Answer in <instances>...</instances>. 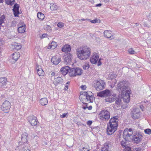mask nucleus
<instances>
[{
  "instance_id": "nucleus-54",
  "label": "nucleus",
  "mask_w": 151,
  "mask_h": 151,
  "mask_svg": "<svg viewBox=\"0 0 151 151\" xmlns=\"http://www.w3.org/2000/svg\"><path fill=\"white\" fill-rule=\"evenodd\" d=\"M81 88L82 90H85L86 88V85H82L81 86Z\"/></svg>"
},
{
  "instance_id": "nucleus-57",
  "label": "nucleus",
  "mask_w": 151,
  "mask_h": 151,
  "mask_svg": "<svg viewBox=\"0 0 151 151\" xmlns=\"http://www.w3.org/2000/svg\"><path fill=\"white\" fill-rule=\"evenodd\" d=\"M82 149V151H88L89 150L88 149L86 148H85V147H83Z\"/></svg>"
},
{
  "instance_id": "nucleus-27",
  "label": "nucleus",
  "mask_w": 151,
  "mask_h": 151,
  "mask_svg": "<svg viewBox=\"0 0 151 151\" xmlns=\"http://www.w3.org/2000/svg\"><path fill=\"white\" fill-rule=\"evenodd\" d=\"M36 69L37 70V73L39 76H43L44 75V72L39 65H37Z\"/></svg>"
},
{
  "instance_id": "nucleus-42",
  "label": "nucleus",
  "mask_w": 151,
  "mask_h": 151,
  "mask_svg": "<svg viewBox=\"0 0 151 151\" xmlns=\"http://www.w3.org/2000/svg\"><path fill=\"white\" fill-rule=\"evenodd\" d=\"M14 15L15 17L19 16V10H13Z\"/></svg>"
},
{
  "instance_id": "nucleus-36",
  "label": "nucleus",
  "mask_w": 151,
  "mask_h": 151,
  "mask_svg": "<svg viewBox=\"0 0 151 151\" xmlns=\"http://www.w3.org/2000/svg\"><path fill=\"white\" fill-rule=\"evenodd\" d=\"M37 17L40 19L42 20L44 18V15L41 12H39L37 14Z\"/></svg>"
},
{
  "instance_id": "nucleus-23",
  "label": "nucleus",
  "mask_w": 151,
  "mask_h": 151,
  "mask_svg": "<svg viewBox=\"0 0 151 151\" xmlns=\"http://www.w3.org/2000/svg\"><path fill=\"white\" fill-rule=\"evenodd\" d=\"M51 62L54 64L57 65L60 61V58L57 56L53 57L51 60Z\"/></svg>"
},
{
  "instance_id": "nucleus-49",
  "label": "nucleus",
  "mask_w": 151,
  "mask_h": 151,
  "mask_svg": "<svg viewBox=\"0 0 151 151\" xmlns=\"http://www.w3.org/2000/svg\"><path fill=\"white\" fill-rule=\"evenodd\" d=\"M100 21L99 20L97 19H96L93 20H90V22L93 23H95L99 22V21Z\"/></svg>"
},
{
  "instance_id": "nucleus-19",
  "label": "nucleus",
  "mask_w": 151,
  "mask_h": 151,
  "mask_svg": "<svg viewBox=\"0 0 151 151\" xmlns=\"http://www.w3.org/2000/svg\"><path fill=\"white\" fill-rule=\"evenodd\" d=\"M84 92L85 93L84 94H86L89 98L90 101L91 102H93L95 99L93 96V93L90 91L88 92L85 91Z\"/></svg>"
},
{
  "instance_id": "nucleus-1",
  "label": "nucleus",
  "mask_w": 151,
  "mask_h": 151,
  "mask_svg": "<svg viewBox=\"0 0 151 151\" xmlns=\"http://www.w3.org/2000/svg\"><path fill=\"white\" fill-rule=\"evenodd\" d=\"M76 54L80 59L86 60L90 57L91 54L90 48L85 46L78 47L76 50Z\"/></svg>"
},
{
  "instance_id": "nucleus-14",
  "label": "nucleus",
  "mask_w": 151,
  "mask_h": 151,
  "mask_svg": "<svg viewBox=\"0 0 151 151\" xmlns=\"http://www.w3.org/2000/svg\"><path fill=\"white\" fill-rule=\"evenodd\" d=\"M28 120L32 126H35L37 125L38 121L36 118L33 116H29L28 117Z\"/></svg>"
},
{
  "instance_id": "nucleus-5",
  "label": "nucleus",
  "mask_w": 151,
  "mask_h": 151,
  "mask_svg": "<svg viewBox=\"0 0 151 151\" xmlns=\"http://www.w3.org/2000/svg\"><path fill=\"white\" fill-rule=\"evenodd\" d=\"M99 115L100 119L103 121H106L109 120L110 117L109 112L106 109L101 111Z\"/></svg>"
},
{
  "instance_id": "nucleus-35",
  "label": "nucleus",
  "mask_w": 151,
  "mask_h": 151,
  "mask_svg": "<svg viewBox=\"0 0 151 151\" xmlns=\"http://www.w3.org/2000/svg\"><path fill=\"white\" fill-rule=\"evenodd\" d=\"M5 2L6 4L7 5H10L12 6L14 4L15 1V0H5Z\"/></svg>"
},
{
  "instance_id": "nucleus-59",
  "label": "nucleus",
  "mask_w": 151,
  "mask_h": 151,
  "mask_svg": "<svg viewBox=\"0 0 151 151\" xmlns=\"http://www.w3.org/2000/svg\"><path fill=\"white\" fill-rule=\"evenodd\" d=\"M101 64V63L100 61V59L99 61H98V66H100Z\"/></svg>"
},
{
  "instance_id": "nucleus-9",
  "label": "nucleus",
  "mask_w": 151,
  "mask_h": 151,
  "mask_svg": "<svg viewBox=\"0 0 151 151\" xmlns=\"http://www.w3.org/2000/svg\"><path fill=\"white\" fill-rule=\"evenodd\" d=\"M10 107V103L7 101H4L1 106V110L5 112H8L9 111Z\"/></svg>"
},
{
  "instance_id": "nucleus-39",
  "label": "nucleus",
  "mask_w": 151,
  "mask_h": 151,
  "mask_svg": "<svg viewBox=\"0 0 151 151\" xmlns=\"http://www.w3.org/2000/svg\"><path fill=\"white\" fill-rule=\"evenodd\" d=\"M14 47L17 50L20 49L21 48V46L19 45L18 43H16L14 45Z\"/></svg>"
},
{
  "instance_id": "nucleus-48",
  "label": "nucleus",
  "mask_w": 151,
  "mask_h": 151,
  "mask_svg": "<svg viewBox=\"0 0 151 151\" xmlns=\"http://www.w3.org/2000/svg\"><path fill=\"white\" fill-rule=\"evenodd\" d=\"M70 84V82L68 81L66 83L65 85V87L64 88V90H67L68 88V87Z\"/></svg>"
},
{
  "instance_id": "nucleus-43",
  "label": "nucleus",
  "mask_w": 151,
  "mask_h": 151,
  "mask_svg": "<svg viewBox=\"0 0 151 151\" xmlns=\"http://www.w3.org/2000/svg\"><path fill=\"white\" fill-rule=\"evenodd\" d=\"M129 53L131 54H134L135 53V52L132 48H130L128 50Z\"/></svg>"
},
{
  "instance_id": "nucleus-41",
  "label": "nucleus",
  "mask_w": 151,
  "mask_h": 151,
  "mask_svg": "<svg viewBox=\"0 0 151 151\" xmlns=\"http://www.w3.org/2000/svg\"><path fill=\"white\" fill-rule=\"evenodd\" d=\"M90 61L92 64H95L98 61L96 60V59H94L91 57L90 59Z\"/></svg>"
},
{
  "instance_id": "nucleus-7",
  "label": "nucleus",
  "mask_w": 151,
  "mask_h": 151,
  "mask_svg": "<svg viewBox=\"0 0 151 151\" xmlns=\"http://www.w3.org/2000/svg\"><path fill=\"white\" fill-rule=\"evenodd\" d=\"M143 136L142 134L141 133H137L136 134L133 136V138L132 141L136 144H139L141 142Z\"/></svg>"
},
{
  "instance_id": "nucleus-29",
  "label": "nucleus",
  "mask_w": 151,
  "mask_h": 151,
  "mask_svg": "<svg viewBox=\"0 0 151 151\" xmlns=\"http://www.w3.org/2000/svg\"><path fill=\"white\" fill-rule=\"evenodd\" d=\"M71 50V48L70 46L68 45H65L62 49V51L64 52H70Z\"/></svg>"
},
{
  "instance_id": "nucleus-16",
  "label": "nucleus",
  "mask_w": 151,
  "mask_h": 151,
  "mask_svg": "<svg viewBox=\"0 0 151 151\" xmlns=\"http://www.w3.org/2000/svg\"><path fill=\"white\" fill-rule=\"evenodd\" d=\"M112 94L110 95L109 96L105 99V101L106 102H109V103H111L115 100V97L116 96V95L115 94H114L112 95Z\"/></svg>"
},
{
  "instance_id": "nucleus-2",
  "label": "nucleus",
  "mask_w": 151,
  "mask_h": 151,
  "mask_svg": "<svg viewBox=\"0 0 151 151\" xmlns=\"http://www.w3.org/2000/svg\"><path fill=\"white\" fill-rule=\"evenodd\" d=\"M117 90L120 93H124L127 90H130L128 86V83L126 81L120 82L117 84Z\"/></svg>"
},
{
  "instance_id": "nucleus-46",
  "label": "nucleus",
  "mask_w": 151,
  "mask_h": 151,
  "mask_svg": "<svg viewBox=\"0 0 151 151\" xmlns=\"http://www.w3.org/2000/svg\"><path fill=\"white\" fill-rule=\"evenodd\" d=\"M116 75L115 73H113L111 75V76L110 77V78L111 79H113L116 76Z\"/></svg>"
},
{
  "instance_id": "nucleus-8",
  "label": "nucleus",
  "mask_w": 151,
  "mask_h": 151,
  "mask_svg": "<svg viewBox=\"0 0 151 151\" xmlns=\"http://www.w3.org/2000/svg\"><path fill=\"white\" fill-rule=\"evenodd\" d=\"M131 116L134 119L139 118L140 116V110L138 108L133 109L131 111Z\"/></svg>"
},
{
  "instance_id": "nucleus-45",
  "label": "nucleus",
  "mask_w": 151,
  "mask_h": 151,
  "mask_svg": "<svg viewBox=\"0 0 151 151\" xmlns=\"http://www.w3.org/2000/svg\"><path fill=\"white\" fill-rule=\"evenodd\" d=\"M95 59H96V60L98 61L99 59V57L98 55L96 53L94 54L92 57Z\"/></svg>"
},
{
  "instance_id": "nucleus-3",
  "label": "nucleus",
  "mask_w": 151,
  "mask_h": 151,
  "mask_svg": "<svg viewBox=\"0 0 151 151\" xmlns=\"http://www.w3.org/2000/svg\"><path fill=\"white\" fill-rule=\"evenodd\" d=\"M133 132L132 129H124L123 134V137L124 139L127 141H132L133 138Z\"/></svg>"
},
{
  "instance_id": "nucleus-62",
  "label": "nucleus",
  "mask_w": 151,
  "mask_h": 151,
  "mask_svg": "<svg viewBox=\"0 0 151 151\" xmlns=\"http://www.w3.org/2000/svg\"><path fill=\"white\" fill-rule=\"evenodd\" d=\"M87 108L88 110H91L92 109V107L91 106H90L88 107Z\"/></svg>"
},
{
  "instance_id": "nucleus-64",
  "label": "nucleus",
  "mask_w": 151,
  "mask_h": 151,
  "mask_svg": "<svg viewBox=\"0 0 151 151\" xmlns=\"http://www.w3.org/2000/svg\"><path fill=\"white\" fill-rule=\"evenodd\" d=\"M89 2H91L92 3H93L94 2V1L93 0H88Z\"/></svg>"
},
{
  "instance_id": "nucleus-33",
  "label": "nucleus",
  "mask_w": 151,
  "mask_h": 151,
  "mask_svg": "<svg viewBox=\"0 0 151 151\" xmlns=\"http://www.w3.org/2000/svg\"><path fill=\"white\" fill-rule=\"evenodd\" d=\"M12 59L17 61L20 57V54L19 52H15L12 55Z\"/></svg>"
},
{
  "instance_id": "nucleus-13",
  "label": "nucleus",
  "mask_w": 151,
  "mask_h": 151,
  "mask_svg": "<svg viewBox=\"0 0 151 151\" xmlns=\"http://www.w3.org/2000/svg\"><path fill=\"white\" fill-rule=\"evenodd\" d=\"M84 93H85L83 92L82 94H80V95L79 97L80 100L83 104H84V103H86V102H91L90 101L89 98L86 94H85Z\"/></svg>"
},
{
  "instance_id": "nucleus-32",
  "label": "nucleus",
  "mask_w": 151,
  "mask_h": 151,
  "mask_svg": "<svg viewBox=\"0 0 151 151\" xmlns=\"http://www.w3.org/2000/svg\"><path fill=\"white\" fill-rule=\"evenodd\" d=\"M115 98L116 99L115 104L117 105H120L121 104L122 99L120 95L118 96L117 98L116 97Z\"/></svg>"
},
{
  "instance_id": "nucleus-17",
  "label": "nucleus",
  "mask_w": 151,
  "mask_h": 151,
  "mask_svg": "<svg viewBox=\"0 0 151 151\" xmlns=\"http://www.w3.org/2000/svg\"><path fill=\"white\" fill-rule=\"evenodd\" d=\"M28 135L26 133H24L22 134L21 141L19 142L20 145H22V144L27 142Z\"/></svg>"
},
{
  "instance_id": "nucleus-30",
  "label": "nucleus",
  "mask_w": 151,
  "mask_h": 151,
  "mask_svg": "<svg viewBox=\"0 0 151 151\" xmlns=\"http://www.w3.org/2000/svg\"><path fill=\"white\" fill-rule=\"evenodd\" d=\"M57 46V44L56 42L53 41L51 43H49V45L47 47L48 49H54Z\"/></svg>"
},
{
  "instance_id": "nucleus-40",
  "label": "nucleus",
  "mask_w": 151,
  "mask_h": 151,
  "mask_svg": "<svg viewBox=\"0 0 151 151\" xmlns=\"http://www.w3.org/2000/svg\"><path fill=\"white\" fill-rule=\"evenodd\" d=\"M144 132L146 134L149 135L151 134V129H147L144 130Z\"/></svg>"
},
{
  "instance_id": "nucleus-24",
  "label": "nucleus",
  "mask_w": 151,
  "mask_h": 151,
  "mask_svg": "<svg viewBox=\"0 0 151 151\" xmlns=\"http://www.w3.org/2000/svg\"><path fill=\"white\" fill-rule=\"evenodd\" d=\"M126 141H127L124 139L121 141V145L123 148L127 149L128 150V151H131V148L130 147L128 146L127 142H126Z\"/></svg>"
},
{
  "instance_id": "nucleus-55",
  "label": "nucleus",
  "mask_w": 151,
  "mask_h": 151,
  "mask_svg": "<svg viewBox=\"0 0 151 151\" xmlns=\"http://www.w3.org/2000/svg\"><path fill=\"white\" fill-rule=\"evenodd\" d=\"M92 123V122L91 121H88L87 123V124L89 125H91Z\"/></svg>"
},
{
  "instance_id": "nucleus-18",
  "label": "nucleus",
  "mask_w": 151,
  "mask_h": 151,
  "mask_svg": "<svg viewBox=\"0 0 151 151\" xmlns=\"http://www.w3.org/2000/svg\"><path fill=\"white\" fill-rule=\"evenodd\" d=\"M63 82V80L61 77H57L54 79L53 83L55 86H57L59 84H62Z\"/></svg>"
},
{
  "instance_id": "nucleus-25",
  "label": "nucleus",
  "mask_w": 151,
  "mask_h": 151,
  "mask_svg": "<svg viewBox=\"0 0 151 151\" xmlns=\"http://www.w3.org/2000/svg\"><path fill=\"white\" fill-rule=\"evenodd\" d=\"M7 79L5 77H2L0 78V87L4 88L5 87Z\"/></svg>"
},
{
  "instance_id": "nucleus-63",
  "label": "nucleus",
  "mask_w": 151,
  "mask_h": 151,
  "mask_svg": "<svg viewBox=\"0 0 151 151\" xmlns=\"http://www.w3.org/2000/svg\"><path fill=\"white\" fill-rule=\"evenodd\" d=\"M55 75V74L54 72H52L51 74V75L52 76H54Z\"/></svg>"
},
{
  "instance_id": "nucleus-50",
  "label": "nucleus",
  "mask_w": 151,
  "mask_h": 151,
  "mask_svg": "<svg viewBox=\"0 0 151 151\" xmlns=\"http://www.w3.org/2000/svg\"><path fill=\"white\" fill-rule=\"evenodd\" d=\"M57 25L59 27H62L64 26V24L62 22H59L58 24Z\"/></svg>"
},
{
  "instance_id": "nucleus-15",
  "label": "nucleus",
  "mask_w": 151,
  "mask_h": 151,
  "mask_svg": "<svg viewBox=\"0 0 151 151\" xmlns=\"http://www.w3.org/2000/svg\"><path fill=\"white\" fill-rule=\"evenodd\" d=\"M119 117L118 116H115L111 118L109 122V124H111V125H115L118 126V121Z\"/></svg>"
},
{
  "instance_id": "nucleus-60",
  "label": "nucleus",
  "mask_w": 151,
  "mask_h": 151,
  "mask_svg": "<svg viewBox=\"0 0 151 151\" xmlns=\"http://www.w3.org/2000/svg\"><path fill=\"white\" fill-rule=\"evenodd\" d=\"M101 5H102L101 4V3H99V4H96V7H98V6L100 7V6H101Z\"/></svg>"
},
{
  "instance_id": "nucleus-10",
  "label": "nucleus",
  "mask_w": 151,
  "mask_h": 151,
  "mask_svg": "<svg viewBox=\"0 0 151 151\" xmlns=\"http://www.w3.org/2000/svg\"><path fill=\"white\" fill-rule=\"evenodd\" d=\"M131 93L130 90H127L124 93L121 94V96L123 101L125 102L128 103L130 100V94Z\"/></svg>"
},
{
  "instance_id": "nucleus-52",
  "label": "nucleus",
  "mask_w": 151,
  "mask_h": 151,
  "mask_svg": "<svg viewBox=\"0 0 151 151\" xmlns=\"http://www.w3.org/2000/svg\"><path fill=\"white\" fill-rule=\"evenodd\" d=\"M16 22L15 21H13L11 24V26L14 27L16 26Z\"/></svg>"
},
{
  "instance_id": "nucleus-53",
  "label": "nucleus",
  "mask_w": 151,
  "mask_h": 151,
  "mask_svg": "<svg viewBox=\"0 0 151 151\" xmlns=\"http://www.w3.org/2000/svg\"><path fill=\"white\" fill-rule=\"evenodd\" d=\"M47 36V34H43L42 35V36L41 37V38L42 39L45 37H46Z\"/></svg>"
},
{
  "instance_id": "nucleus-4",
  "label": "nucleus",
  "mask_w": 151,
  "mask_h": 151,
  "mask_svg": "<svg viewBox=\"0 0 151 151\" xmlns=\"http://www.w3.org/2000/svg\"><path fill=\"white\" fill-rule=\"evenodd\" d=\"M105 83L101 80L95 81L93 84V86L97 91L103 90L105 87Z\"/></svg>"
},
{
  "instance_id": "nucleus-28",
  "label": "nucleus",
  "mask_w": 151,
  "mask_h": 151,
  "mask_svg": "<svg viewBox=\"0 0 151 151\" xmlns=\"http://www.w3.org/2000/svg\"><path fill=\"white\" fill-rule=\"evenodd\" d=\"M25 26L26 25L24 24L19 26L17 29L18 32L20 33H24L25 31Z\"/></svg>"
},
{
  "instance_id": "nucleus-11",
  "label": "nucleus",
  "mask_w": 151,
  "mask_h": 151,
  "mask_svg": "<svg viewBox=\"0 0 151 151\" xmlns=\"http://www.w3.org/2000/svg\"><path fill=\"white\" fill-rule=\"evenodd\" d=\"M111 94V91L109 89H106L97 93V96H98L101 97H105V98L109 96H110Z\"/></svg>"
},
{
  "instance_id": "nucleus-21",
  "label": "nucleus",
  "mask_w": 151,
  "mask_h": 151,
  "mask_svg": "<svg viewBox=\"0 0 151 151\" xmlns=\"http://www.w3.org/2000/svg\"><path fill=\"white\" fill-rule=\"evenodd\" d=\"M112 32L110 31L106 30L104 32V36L111 40L114 38L113 36L112 35Z\"/></svg>"
},
{
  "instance_id": "nucleus-20",
  "label": "nucleus",
  "mask_w": 151,
  "mask_h": 151,
  "mask_svg": "<svg viewBox=\"0 0 151 151\" xmlns=\"http://www.w3.org/2000/svg\"><path fill=\"white\" fill-rule=\"evenodd\" d=\"M70 69V68L68 66L62 67L60 69L61 74L65 75L68 73Z\"/></svg>"
},
{
  "instance_id": "nucleus-12",
  "label": "nucleus",
  "mask_w": 151,
  "mask_h": 151,
  "mask_svg": "<svg viewBox=\"0 0 151 151\" xmlns=\"http://www.w3.org/2000/svg\"><path fill=\"white\" fill-rule=\"evenodd\" d=\"M118 126L115 125H111L109 124L108 125L107 129V133L109 135H111L114 133L117 130Z\"/></svg>"
},
{
  "instance_id": "nucleus-51",
  "label": "nucleus",
  "mask_w": 151,
  "mask_h": 151,
  "mask_svg": "<svg viewBox=\"0 0 151 151\" xmlns=\"http://www.w3.org/2000/svg\"><path fill=\"white\" fill-rule=\"evenodd\" d=\"M67 114L68 113H64V114H63L62 115H60V116L61 118H64L65 117H67V116H67Z\"/></svg>"
},
{
  "instance_id": "nucleus-47",
  "label": "nucleus",
  "mask_w": 151,
  "mask_h": 151,
  "mask_svg": "<svg viewBox=\"0 0 151 151\" xmlns=\"http://www.w3.org/2000/svg\"><path fill=\"white\" fill-rule=\"evenodd\" d=\"M21 151H30L28 149V147L26 146L23 147Z\"/></svg>"
},
{
  "instance_id": "nucleus-37",
  "label": "nucleus",
  "mask_w": 151,
  "mask_h": 151,
  "mask_svg": "<svg viewBox=\"0 0 151 151\" xmlns=\"http://www.w3.org/2000/svg\"><path fill=\"white\" fill-rule=\"evenodd\" d=\"M19 4L16 3L14 5L13 9L12 10H19Z\"/></svg>"
},
{
  "instance_id": "nucleus-44",
  "label": "nucleus",
  "mask_w": 151,
  "mask_h": 151,
  "mask_svg": "<svg viewBox=\"0 0 151 151\" xmlns=\"http://www.w3.org/2000/svg\"><path fill=\"white\" fill-rule=\"evenodd\" d=\"M83 68L84 70L88 69L89 68V65L88 64H86L83 65Z\"/></svg>"
},
{
  "instance_id": "nucleus-34",
  "label": "nucleus",
  "mask_w": 151,
  "mask_h": 151,
  "mask_svg": "<svg viewBox=\"0 0 151 151\" xmlns=\"http://www.w3.org/2000/svg\"><path fill=\"white\" fill-rule=\"evenodd\" d=\"M109 145L108 143H105L104 146L102 148L101 151H108Z\"/></svg>"
},
{
  "instance_id": "nucleus-61",
  "label": "nucleus",
  "mask_w": 151,
  "mask_h": 151,
  "mask_svg": "<svg viewBox=\"0 0 151 151\" xmlns=\"http://www.w3.org/2000/svg\"><path fill=\"white\" fill-rule=\"evenodd\" d=\"M33 138L35 139H39V137L37 135L33 137Z\"/></svg>"
},
{
  "instance_id": "nucleus-22",
  "label": "nucleus",
  "mask_w": 151,
  "mask_h": 151,
  "mask_svg": "<svg viewBox=\"0 0 151 151\" xmlns=\"http://www.w3.org/2000/svg\"><path fill=\"white\" fill-rule=\"evenodd\" d=\"M72 58V56L70 53L68 54L67 55L64 56V61L66 63V64L70 63L71 61Z\"/></svg>"
},
{
  "instance_id": "nucleus-38",
  "label": "nucleus",
  "mask_w": 151,
  "mask_h": 151,
  "mask_svg": "<svg viewBox=\"0 0 151 151\" xmlns=\"http://www.w3.org/2000/svg\"><path fill=\"white\" fill-rule=\"evenodd\" d=\"M44 27L45 29L47 30L49 32H50L51 30V27L49 25H45Z\"/></svg>"
},
{
  "instance_id": "nucleus-31",
  "label": "nucleus",
  "mask_w": 151,
  "mask_h": 151,
  "mask_svg": "<svg viewBox=\"0 0 151 151\" xmlns=\"http://www.w3.org/2000/svg\"><path fill=\"white\" fill-rule=\"evenodd\" d=\"M47 99L46 98H42L40 100V103L42 106H45L48 103Z\"/></svg>"
},
{
  "instance_id": "nucleus-26",
  "label": "nucleus",
  "mask_w": 151,
  "mask_h": 151,
  "mask_svg": "<svg viewBox=\"0 0 151 151\" xmlns=\"http://www.w3.org/2000/svg\"><path fill=\"white\" fill-rule=\"evenodd\" d=\"M58 6L55 4L51 3L50 5V8L52 11L56 13L58 9Z\"/></svg>"
},
{
  "instance_id": "nucleus-6",
  "label": "nucleus",
  "mask_w": 151,
  "mask_h": 151,
  "mask_svg": "<svg viewBox=\"0 0 151 151\" xmlns=\"http://www.w3.org/2000/svg\"><path fill=\"white\" fill-rule=\"evenodd\" d=\"M82 70L78 68L70 69L69 75L70 76L74 77L76 75H80L81 74Z\"/></svg>"
},
{
  "instance_id": "nucleus-58",
  "label": "nucleus",
  "mask_w": 151,
  "mask_h": 151,
  "mask_svg": "<svg viewBox=\"0 0 151 151\" xmlns=\"http://www.w3.org/2000/svg\"><path fill=\"white\" fill-rule=\"evenodd\" d=\"M84 104L86 105V106H83V108L84 109H86V108H88L87 107V104L86 103H84Z\"/></svg>"
},
{
  "instance_id": "nucleus-56",
  "label": "nucleus",
  "mask_w": 151,
  "mask_h": 151,
  "mask_svg": "<svg viewBox=\"0 0 151 151\" xmlns=\"http://www.w3.org/2000/svg\"><path fill=\"white\" fill-rule=\"evenodd\" d=\"M135 151H141V150L140 147L136 148Z\"/></svg>"
}]
</instances>
